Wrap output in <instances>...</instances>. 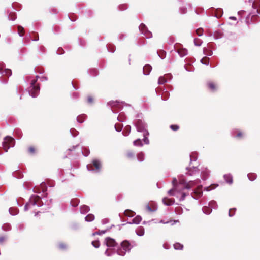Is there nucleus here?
<instances>
[{"label":"nucleus","instance_id":"f257e3e1","mask_svg":"<svg viewBox=\"0 0 260 260\" xmlns=\"http://www.w3.org/2000/svg\"><path fill=\"white\" fill-rule=\"evenodd\" d=\"M104 244L108 247L105 251V254L107 256H111L116 251L118 255L124 256L126 252H129L132 247L130 243L127 240L122 241L120 246L117 247V243L114 239L107 237L105 239Z\"/></svg>","mask_w":260,"mask_h":260},{"label":"nucleus","instance_id":"f03ea898","mask_svg":"<svg viewBox=\"0 0 260 260\" xmlns=\"http://www.w3.org/2000/svg\"><path fill=\"white\" fill-rule=\"evenodd\" d=\"M136 119L134 121V124L136 126L137 131L138 132L142 133L143 136V141L145 144H149V140L148 137L149 133L147 129V124L142 119V115L141 114H138L136 117Z\"/></svg>","mask_w":260,"mask_h":260},{"label":"nucleus","instance_id":"7ed1b4c3","mask_svg":"<svg viewBox=\"0 0 260 260\" xmlns=\"http://www.w3.org/2000/svg\"><path fill=\"white\" fill-rule=\"evenodd\" d=\"M196 184V181H190L186 182L184 179H179V184H177V179L174 178L172 180V184L174 189L177 193H179L181 190L185 189L189 190Z\"/></svg>","mask_w":260,"mask_h":260},{"label":"nucleus","instance_id":"20e7f679","mask_svg":"<svg viewBox=\"0 0 260 260\" xmlns=\"http://www.w3.org/2000/svg\"><path fill=\"white\" fill-rule=\"evenodd\" d=\"M38 78H40L41 81H47L48 79L46 77H40L37 75L36 76V79H34L30 81V85L28 88V92L29 95L32 98L37 96L40 92V86L39 84H37Z\"/></svg>","mask_w":260,"mask_h":260},{"label":"nucleus","instance_id":"39448f33","mask_svg":"<svg viewBox=\"0 0 260 260\" xmlns=\"http://www.w3.org/2000/svg\"><path fill=\"white\" fill-rule=\"evenodd\" d=\"M44 202L38 195H32L29 199V201L24 206V211H26L28 209H32L34 206L41 207L43 206Z\"/></svg>","mask_w":260,"mask_h":260},{"label":"nucleus","instance_id":"423d86ee","mask_svg":"<svg viewBox=\"0 0 260 260\" xmlns=\"http://www.w3.org/2000/svg\"><path fill=\"white\" fill-rule=\"evenodd\" d=\"M189 156L190 161L189 164V167L186 168V169L187 171L186 174L189 176H192L194 175L196 173H199L198 168L194 166H191L192 162L197 160L198 154L196 152H193L190 153Z\"/></svg>","mask_w":260,"mask_h":260},{"label":"nucleus","instance_id":"0eeeda50","mask_svg":"<svg viewBox=\"0 0 260 260\" xmlns=\"http://www.w3.org/2000/svg\"><path fill=\"white\" fill-rule=\"evenodd\" d=\"M108 105L111 108V110L114 113H118L120 110L122 109L123 107V104L125 106H129V105H127L126 104L124 103L123 102H120L119 101H110L108 103Z\"/></svg>","mask_w":260,"mask_h":260},{"label":"nucleus","instance_id":"6e6552de","mask_svg":"<svg viewBox=\"0 0 260 260\" xmlns=\"http://www.w3.org/2000/svg\"><path fill=\"white\" fill-rule=\"evenodd\" d=\"M86 167L89 171L94 173H99L101 170V163L99 160L94 159L92 160V163L88 164Z\"/></svg>","mask_w":260,"mask_h":260},{"label":"nucleus","instance_id":"1a4fd4ad","mask_svg":"<svg viewBox=\"0 0 260 260\" xmlns=\"http://www.w3.org/2000/svg\"><path fill=\"white\" fill-rule=\"evenodd\" d=\"M15 140L11 137L7 136L5 137L4 142H3V147L6 152H7L8 149L14 145Z\"/></svg>","mask_w":260,"mask_h":260},{"label":"nucleus","instance_id":"9d476101","mask_svg":"<svg viewBox=\"0 0 260 260\" xmlns=\"http://www.w3.org/2000/svg\"><path fill=\"white\" fill-rule=\"evenodd\" d=\"M168 193L170 196H174L176 197L177 198L179 199V200L180 201L184 200L187 194L185 192L182 190H181V191L179 193H177V191L174 189V187L172 189L169 190L168 191Z\"/></svg>","mask_w":260,"mask_h":260},{"label":"nucleus","instance_id":"9b49d317","mask_svg":"<svg viewBox=\"0 0 260 260\" xmlns=\"http://www.w3.org/2000/svg\"><path fill=\"white\" fill-rule=\"evenodd\" d=\"M139 29L141 34L143 35L146 38L149 39L152 37V33L148 30L144 24L141 23L139 27Z\"/></svg>","mask_w":260,"mask_h":260},{"label":"nucleus","instance_id":"f8f14e48","mask_svg":"<svg viewBox=\"0 0 260 260\" xmlns=\"http://www.w3.org/2000/svg\"><path fill=\"white\" fill-rule=\"evenodd\" d=\"M5 66L3 63H0V74L3 76H6L8 77L12 75V71L10 69H5Z\"/></svg>","mask_w":260,"mask_h":260},{"label":"nucleus","instance_id":"ddd939ff","mask_svg":"<svg viewBox=\"0 0 260 260\" xmlns=\"http://www.w3.org/2000/svg\"><path fill=\"white\" fill-rule=\"evenodd\" d=\"M172 78V75L170 74H166L164 76H160L158 81V84H163L167 82L168 80H170Z\"/></svg>","mask_w":260,"mask_h":260},{"label":"nucleus","instance_id":"4468645a","mask_svg":"<svg viewBox=\"0 0 260 260\" xmlns=\"http://www.w3.org/2000/svg\"><path fill=\"white\" fill-rule=\"evenodd\" d=\"M211 44H209L208 45V47H204L203 48V53L205 55L207 56H211L213 54L211 48H212Z\"/></svg>","mask_w":260,"mask_h":260},{"label":"nucleus","instance_id":"2eb2a0df","mask_svg":"<svg viewBox=\"0 0 260 260\" xmlns=\"http://www.w3.org/2000/svg\"><path fill=\"white\" fill-rule=\"evenodd\" d=\"M193 193L197 197L193 196L192 194H191V196L193 198L195 199H197L198 198L201 197L203 195V192L200 188H198L196 190H194Z\"/></svg>","mask_w":260,"mask_h":260},{"label":"nucleus","instance_id":"dca6fc26","mask_svg":"<svg viewBox=\"0 0 260 260\" xmlns=\"http://www.w3.org/2000/svg\"><path fill=\"white\" fill-rule=\"evenodd\" d=\"M152 70V67L149 64H146L144 66L143 69V74L145 75H148L150 74Z\"/></svg>","mask_w":260,"mask_h":260},{"label":"nucleus","instance_id":"f3484780","mask_svg":"<svg viewBox=\"0 0 260 260\" xmlns=\"http://www.w3.org/2000/svg\"><path fill=\"white\" fill-rule=\"evenodd\" d=\"M210 174V171L208 170L207 168H205V170H203L201 173V176L203 180H206Z\"/></svg>","mask_w":260,"mask_h":260},{"label":"nucleus","instance_id":"a211bd4d","mask_svg":"<svg viewBox=\"0 0 260 260\" xmlns=\"http://www.w3.org/2000/svg\"><path fill=\"white\" fill-rule=\"evenodd\" d=\"M177 52L181 57H183L187 54L188 51L185 48H180L178 49Z\"/></svg>","mask_w":260,"mask_h":260},{"label":"nucleus","instance_id":"6ab92c4d","mask_svg":"<svg viewBox=\"0 0 260 260\" xmlns=\"http://www.w3.org/2000/svg\"><path fill=\"white\" fill-rule=\"evenodd\" d=\"M163 203L167 206H170L174 203V200L168 199L167 198H164L162 199Z\"/></svg>","mask_w":260,"mask_h":260},{"label":"nucleus","instance_id":"aec40b11","mask_svg":"<svg viewBox=\"0 0 260 260\" xmlns=\"http://www.w3.org/2000/svg\"><path fill=\"white\" fill-rule=\"evenodd\" d=\"M89 207L87 205H83L80 207V213L81 214H86L89 212Z\"/></svg>","mask_w":260,"mask_h":260},{"label":"nucleus","instance_id":"412c9836","mask_svg":"<svg viewBox=\"0 0 260 260\" xmlns=\"http://www.w3.org/2000/svg\"><path fill=\"white\" fill-rule=\"evenodd\" d=\"M141 220H142V217L139 215H137L134 218H133L132 219V221L129 222V224L133 223V224H138L140 223V222L141 221Z\"/></svg>","mask_w":260,"mask_h":260},{"label":"nucleus","instance_id":"4be33fe9","mask_svg":"<svg viewBox=\"0 0 260 260\" xmlns=\"http://www.w3.org/2000/svg\"><path fill=\"white\" fill-rule=\"evenodd\" d=\"M9 213L13 216L16 215L18 212L19 210L18 208L15 207H10L9 209Z\"/></svg>","mask_w":260,"mask_h":260},{"label":"nucleus","instance_id":"5701e85b","mask_svg":"<svg viewBox=\"0 0 260 260\" xmlns=\"http://www.w3.org/2000/svg\"><path fill=\"white\" fill-rule=\"evenodd\" d=\"M223 177L225 181L228 183L231 184L233 183V177L231 174H225Z\"/></svg>","mask_w":260,"mask_h":260},{"label":"nucleus","instance_id":"b1692460","mask_svg":"<svg viewBox=\"0 0 260 260\" xmlns=\"http://www.w3.org/2000/svg\"><path fill=\"white\" fill-rule=\"evenodd\" d=\"M208 86L209 88L212 91H215L217 89V86L213 82H209L208 83Z\"/></svg>","mask_w":260,"mask_h":260},{"label":"nucleus","instance_id":"393cba45","mask_svg":"<svg viewBox=\"0 0 260 260\" xmlns=\"http://www.w3.org/2000/svg\"><path fill=\"white\" fill-rule=\"evenodd\" d=\"M86 115L84 114H81L77 116V121L80 123H82L86 118Z\"/></svg>","mask_w":260,"mask_h":260},{"label":"nucleus","instance_id":"a878e982","mask_svg":"<svg viewBox=\"0 0 260 260\" xmlns=\"http://www.w3.org/2000/svg\"><path fill=\"white\" fill-rule=\"evenodd\" d=\"M202 210L205 214L207 215L210 214L212 212L211 208L209 207V205L208 206H204L202 208Z\"/></svg>","mask_w":260,"mask_h":260},{"label":"nucleus","instance_id":"bb28decb","mask_svg":"<svg viewBox=\"0 0 260 260\" xmlns=\"http://www.w3.org/2000/svg\"><path fill=\"white\" fill-rule=\"evenodd\" d=\"M136 232L137 235L142 236L144 234V229L142 226H140L136 230Z\"/></svg>","mask_w":260,"mask_h":260},{"label":"nucleus","instance_id":"cd10ccee","mask_svg":"<svg viewBox=\"0 0 260 260\" xmlns=\"http://www.w3.org/2000/svg\"><path fill=\"white\" fill-rule=\"evenodd\" d=\"M125 118L126 116L125 113L124 112H121L120 113H119L118 116L117 117V120L120 122H124Z\"/></svg>","mask_w":260,"mask_h":260},{"label":"nucleus","instance_id":"c85d7f7f","mask_svg":"<svg viewBox=\"0 0 260 260\" xmlns=\"http://www.w3.org/2000/svg\"><path fill=\"white\" fill-rule=\"evenodd\" d=\"M252 7L257 9V11L258 13L259 8H260V0H255L252 4Z\"/></svg>","mask_w":260,"mask_h":260},{"label":"nucleus","instance_id":"c756f323","mask_svg":"<svg viewBox=\"0 0 260 260\" xmlns=\"http://www.w3.org/2000/svg\"><path fill=\"white\" fill-rule=\"evenodd\" d=\"M94 219V215L92 214H88L85 217V220L86 221L90 222Z\"/></svg>","mask_w":260,"mask_h":260},{"label":"nucleus","instance_id":"7c9ffc66","mask_svg":"<svg viewBox=\"0 0 260 260\" xmlns=\"http://www.w3.org/2000/svg\"><path fill=\"white\" fill-rule=\"evenodd\" d=\"M131 132V126L127 125L125 127L124 131L122 132V134L124 136H127Z\"/></svg>","mask_w":260,"mask_h":260},{"label":"nucleus","instance_id":"2f4dec72","mask_svg":"<svg viewBox=\"0 0 260 260\" xmlns=\"http://www.w3.org/2000/svg\"><path fill=\"white\" fill-rule=\"evenodd\" d=\"M208 205L211 208V210H212V209H216L217 208V203L216 201L214 200L210 201Z\"/></svg>","mask_w":260,"mask_h":260},{"label":"nucleus","instance_id":"473e14b6","mask_svg":"<svg viewBox=\"0 0 260 260\" xmlns=\"http://www.w3.org/2000/svg\"><path fill=\"white\" fill-rule=\"evenodd\" d=\"M2 228L3 230H4V231H8L11 230V225H10V224H9L8 223H6L2 225Z\"/></svg>","mask_w":260,"mask_h":260},{"label":"nucleus","instance_id":"72a5a7b5","mask_svg":"<svg viewBox=\"0 0 260 260\" xmlns=\"http://www.w3.org/2000/svg\"><path fill=\"white\" fill-rule=\"evenodd\" d=\"M133 144L136 146H142V140L140 139H137L133 142Z\"/></svg>","mask_w":260,"mask_h":260},{"label":"nucleus","instance_id":"f704fd0d","mask_svg":"<svg viewBox=\"0 0 260 260\" xmlns=\"http://www.w3.org/2000/svg\"><path fill=\"white\" fill-rule=\"evenodd\" d=\"M137 159L139 161H143L144 160V153L142 152L139 153L137 155Z\"/></svg>","mask_w":260,"mask_h":260},{"label":"nucleus","instance_id":"c9c22d12","mask_svg":"<svg viewBox=\"0 0 260 260\" xmlns=\"http://www.w3.org/2000/svg\"><path fill=\"white\" fill-rule=\"evenodd\" d=\"M247 177L250 181H254L256 179L257 175L255 173H250L247 174Z\"/></svg>","mask_w":260,"mask_h":260},{"label":"nucleus","instance_id":"e433bc0d","mask_svg":"<svg viewBox=\"0 0 260 260\" xmlns=\"http://www.w3.org/2000/svg\"><path fill=\"white\" fill-rule=\"evenodd\" d=\"M244 136V133L240 131H238L237 134L236 135H234L235 137L240 139L243 138Z\"/></svg>","mask_w":260,"mask_h":260},{"label":"nucleus","instance_id":"4c0bfd02","mask_svg":"<svg viewBox=\"0 0 260 260\" xmlns=\"http://www.w3.org/2000/svg\"><path fill=\"white\" fill-rule=\"evenodd\" d=\"M169 96V93L167 90L164 91L161 94L162 100L166 101L168 99Z\"/></svg>","mask_w":260,"mask_h":260},{"label":"nucleus","instance_id":"58836bf2","mask_svg":"<svg viewBox=\"0 0 260 260\" xmlns=\"http://www.w3.org/2000/svg\"><path fill=\"white\" fill-rule=\"evenodd\" d=\"M18 34L19 36L23 37L24 33V28L21 26H18Z\"/></svg>","mask_w":260,"mask_h":260},{"label":"nucleus","instance_id":"ea45409f","mask_svg":"<svg viewBox=\"0 0 260 260\" xmlns=\"http://www.w3.org/2000/svg\"><path fill=\"white\" fill-rule=\"evenodd\" d=\"M174 248L176 250H182L183 248V245L179 243H176L174 244Z\"/></svg>","mask_w":260,"mask_h":260},{"label":"nucleus","instance_id":"a19ab883","mask_svg":"<svg viewBox=\"0 0 260 260\" xmlns=\"http://www.w3.org/2000/svg\"><path fill=\"white\" fill-rule=\"evenodd\" d=\"M89 73L91 76H96L98 75V71L96 69H92L89 71Z\"/></svg>","mask_w":260,"mask_h":260},{"label":"nucleus","instance_id":"79ce46f5","mask_svg":"<svg viewBox=\"0 0 260 260\" xmlns=\"http://www.w3.org/2000/svg\"><path fill=\"white\" fill-rule=\"evenodd\" d=\"M107 49L110 52H114L115 50V47L113 45L109 44L107 46Z\"/></svg>","mask_w":260,"mask_h":260},{"label":"nucleus","instance_id":"37998d69","mask_svg":"<svg viewBox=\"0 0 260 260\" xmlns=\"http://www.w3.org/2000/svg\"><path fill=\"white\" fill-rule=\"evenodd\" d=\"M79 200H78V199H72L70 202L72 206H73V207L77 206L79 204Z\"/></svg>","mask_w":260,"mask_h":260},{"label":"nucleus","instance_id":"c03bdc74","mask_svg":"<svg viewBox=\"0 0 260 260\" xmlns=\"http://www.w3.org/2000/svg\"><path fill=\"white\" fill-rule=\"evenodd\" d=\"M125 215L128 217H133L134 216L135 213L134 212L130 210H126L124 212Z\"/></svg>","mask_w":260,"mask_h":260},{"label":"nucleus","instance_id":"a18cd8bd","mask_svg":"<svg viewBox=\"0 0 260 260\" xmlns=\"http://www.w3.org/2000/svg\"><path fill=\"white\" fill-rule=\"evenodd\" d=\"M209 58L207 57H205L204 58H203L201 60V62L203 64H205V65H208L209 64Z\"/></svg>","mask_w":260,"mask_h":260},{"label":"nucleus","instance_id":"49530a36","mask_svg":"<svg viewBox=\"0 0 260 260\" xmlns=\"http://www.w3.org/2000/svg\"><path fill=\"white\" fill-rule=\"evenodd\" d=\"M202 41L199 39L196 38L194 39V44L196 46H200L202 44Z\"/></svg>","mask_w":260,"mask_h":260},{"label":"nucleus","instance_id":"de8ad7c7","mask_svg":"<svg viewBox=\"0 0 260 260\" xmlns=\"http://www.w3.org/2000/svg\"><path fill=\"white\" fill-rule=\"evenodd\" d=\"M70 132L71 135L74 137L77 136L79 134V132L75 128H71Z\"/></svg>","mask_w":260,"mask_h":260},{"label":"nucleus","instance_id":"09e8293b","mask_svg":"<svg viewBox=\"0 0 260 260\" xmlns=\"http://www.w3.org/2000/svg\"><path fill=\"white\" fill-rule=\"evenodd\" d=\"M82 153L83 155L86 157L88 156L90 153V151L88 148H84L82 151Z\"/></svg>","mask_w":260,"mask_h":260},{"label":"nucleus","instance_id":"8fccbe9b","mask_svg":"<svg viewBox=\"0 0 260 260\" xmlns=\"http://www.w3.org/2000/svg\"><path fill=\"white\" fill-rule=\"evenodd\" d=\"M8 18L10 20H15L16 18V14L15 13H10L8 15Z\"/></svg>","mask_w":260,"mask_h":260},{"label":"nucleus","instance_id":"3c124183","mask_svg":"<svg viewBox=\"0 0 260 260\" xmlns=\"http://www.w3.org/2000/svg\"><path fill=\"white\" fill-rule=\"evenodd\" d=\"M91 244L96 248H99L100 246V243L99 240L93 241L91 242Z\"/></svg>","mask_w":260,"mask_h":260},{"label":"nucleus","instance_id":"603ef678","mask_svg":"<svg viewBox=\"0 0 260 260\" xmlns=\"http://www.w3.org/2000/svg\"><path fill=\"white\" fill-rule=\"evenodd\" d=\"M127 8V6L126 4H121L118 6V9L120 11H123L126 10Z\"/></svg>","mask_w":260,"mask_h":260},{"label":"nucleus","instance_id":"864d4df0","mask_svg":"<svg viewBox=\"0 0 260 260\" xmlns=\"http://www.w3.org/2000/svg\"><path fill=\"white\" fill-rule=\"evenodd\" d=\"M123 127L122 124H115V129L117 132H120Z\"/></svg>","mask_w":260,"mask_h":260},{"label":"nucleus","instance_id":"5fc2aeb1","mask_svg":"<svg viewBox=\"0 0 260 260\" xmlns=\"http://www.w3.org/2000/svg\"><path fill=\"white\" fill-rule=\"evenodd\" d=\"M58 248L61 250H65L67 249V246L63 243H60L58 245Z\"/></svg>","mask_w":260,"mask_h":260},{"label":"nucleus","instance_id":"6e6d98bb","mask_svg":"<svg viewBox=\"0 0 260 260\" xmlns=\"http://www.w3.org/2000/svg\"><path fill=\"white\" fill-rule=\"evenodd\" d=\"M236 210V208L230 209L229 211V216L230 217H232L234 215Z\"/></svg>","mask_w":260,"mask_h":260},{"label":"nucleus","instance_id":"4d7b16f0","mask_svg":"<svg viewBox=\"0 0 260 260\" xmlns=\"http://www.w3.org/2000/svg\"><path fill=\"white\" fill-rule=\"evenodd\" d=\"M196 32L199 36H201L203 34V29L202 28H198L196 30Z\"/></svg>","mask_w":260,"mask_h":260},{"label":"nucleus","instance_id":"13d9d810","mask_svg":"<svg viewBox=\"0 0 260 260\" xmlns=\"http://www.w3.org/2000/svg\"><path fill=\"white\" fill-rule=\"evenodd\" d=\"M170 127L171 129L174 131H177L179 129V126L177 125H171Z\"/></svg>","mask_w":260,"mask_h":260},{"label":"nucleus","instance_id":"bf43d9fd","mask_svg":"<svg viewBox=\"0 0 260 260\" xmlns=\"http://www.w3.org/2000/svg\"><path fill=\"white\" fill-rule=\"evenodd\" d=\"M105 230H102V231H99L98 232H96L95 233H93V235H95L96 234L101 235L102 234H104L106 233Z\"/></svg>","mask_w":260,"mask_h":260},{"label":"nucleus","instance_id":"052dcab7","mask_svg":"<svg viewBox=\"0 0 260 260\" xmlns=\"http://www.w3.org/2000/svg\"><path fill=\"white\" fill-rule=\"evenodd\" d=\"M218 11L219 12V13L218 12L216 14V16L217 17H220L221 16H222V15L223 14V10H222V9H220L218 10Z\"/></svg>","mask_w":260,"mask_h":260},{"label":"nucleus","instance_id":"680f3d73","mask_svg":"<svg viewBox=\"0 0 260 260\" xmlns=\"http://www.w3.org/2000/svg\"><path fill=\"white\" fill-rule=\"evenodd\" d=\"M64 52L63 49L62 48H59L57 50V54L61 55L63 54Z\"/></svg>","mask_w":260,"mask_h":260},{"label":"nucleus","instance_id":"e2e57ef3","mask_svg":"<svg viewBox=\"0 0 260 260\" xmlns=\"http://www.w3.org/2000/svg\"><path fill=\"white\" fill-rule=\"evenodd\" d=\"M14 133L16 135H17L19 138H21L22 136V133L19 129H16L14 131Z\"/></svg>","mask_w":260,"mask_h":260},{"label":"nucleus","instance_id":"0e129e2a","mask_svg":"<svg viewBox=\"0 0 260 260\" xmlns=\"http://www.w3.org/2000/svg\"><path fill=\"white\" fill-rule=\"evenodd\" d=\"M127 156L129 158L134 157V153L131 151H129L127 153Z\"/></svg>","mask_w":260,"mask_h":260},{"label":"nucleus","instance_id":"69168bd1","mask_svg":"<svg viewBox=\"0 0 260 260\" xmlns=\"http://www.w3.org/2000/svg\"><path fill=\"white\" fill-rule=\"evenodd\" d=\"M28 152H29V153H30L31 154H34L35 152V149L34 147H30L28 148Z\"/></svg>","mask_w":260,"mask_h":260},{"label":"nucleus","instance_id":"338daca9","mask_svg":"<svg viewBox=\"0 0 260 260\" xmlns=\"http://www.w3.org/2000/svg\"><path fill=\"white\" fill-rule=\"evenodd\" d=\"M14 176L16 177L20 178H22L23 175L21 173L15 172L14 173Z\"/></svg>","mask_w":260,"mask_h":260},{"label":"nucleus","instance_id":"774afa93","mask_svg":"<svg viewBox=\"0 0 260 260\" xmlns=\"http://www.w3.org/2000/svg\"><path fill=\"white\" fill-rule=\"evenodd\" d=\"M87 102L88 103L91 104L93 102V99L91 96H88L87 98Z\"/></svg>","mask_w":260,"mask_h":260}]
</instances>
